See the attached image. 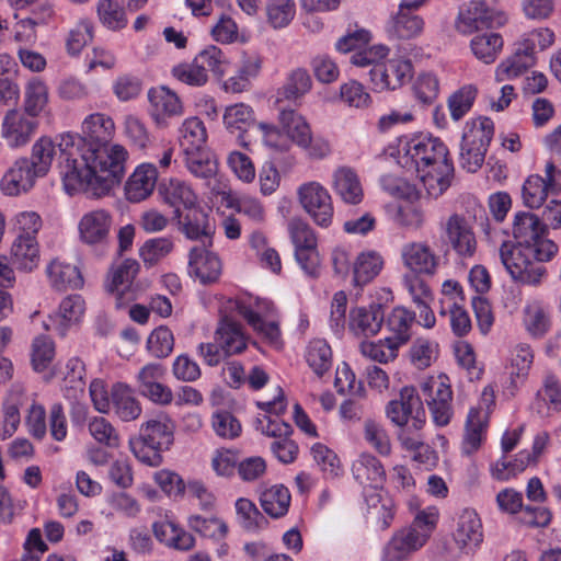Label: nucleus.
<instances>
[{
	"mask_svg": "<svg viewBox=\"0 0 561 561\" xmlns=\"http://www.w3.org/2000/svg\"><path fill=\"white\" fill-rule=\"evenodd\" d=\"M179 218L183 232L190 239L209 238L213 233L208 214L196 205L186 209L185 215L181 214Z\"/></svg>",
	"mask_w": 561,
	"mask_h": 561,
	"instance_id": "a19ab883",
	"label": "nucleus"
},
{
	"mask_svg": "<svg viewBox=\"0 0 561 561\" xmlns=\"http://www.w3.org/2000/svg\"><path fill=\"white\" fill-rule=\"evenodd\" d=\"M534 409L541 415L547 414L550 409L561 410V381L554 374L545 375L542 387L536 393Z\"/></svg>",
	"mask_w": 561,
	"mask_h": 561,
	"instance_id": "4c0bfd02",
	"label": "nucleus"
},
{
	"mask_svg": "<svg viewBox=\"0 0 561 561\" xmlns=\"http://www.w3.org/2000/svg\"><path fill=\"white\" fill-rule=\"evenodd\" d=\"M85 311L84 299L80 295H70L62 299L59 305L58 318L59 323L55 325V331L65 336L68 327L77 323L83 317Z\"/></svg>",
	"mask_w": 561,
	"mask_h": 561,
	"instance_id": "37998d69",
	"label": "nucleus"
},
{
	"mask_svg": "<svg viewBox=\"0 0 561 561\" xmlns=\"http://www.w3.org/2000/svg\"><path fill=\"white\" fill-rule=\"evenodd\" d=\"M478 89L473 84H467L455 91L448 98V108L455 122L460 121L472 107Z\"/></svg>",
	"mask_w": 561,
	"mask_h": 561,
	"instance_id": "bf43d9fd",
	"label": "nucleus"
},
{
	"mask_svg": "<svg viewBox=\"0 0 561 561\" xmlns=\"http://www.w3.org/2000/svg\"><path fill=\"white\" fill-rule=\"evenodd\" d=\"M536 248H520L504 242L500 249V259L513 279L526 285H538L547 270L539 260Z\"/></svg>",
	"mask_w": 561,
	"mask_h": 561,
	"instance_id": "39448f33",
	"label": "nucleus"
},
{
	"mask_svg": "<svg viewBox=\"0 0 561 561\" xmlns=\"http://www.w3.org/2000/svg\"><path fill=\"white\" fill-rule=\"evenodd\" d=\"M400 256L407 274L432 277L439 266V256L423 241H410L400 250Z\"/></svg>",
	"mask_w": 561,
	"mask_h": 561,
	"instance_id": "f8f14e48",
	"label": "nucleus"
},
{
	"mask_svg": "<svg viewBox=\"0 0 561 561\" xmlns=\"http://www.w3.org/2000/svg\"><path fill=\"white\" fill-rule=\"evenodd\" d=\"M513 237L520 248H536L539 260H551L558 252V245L547 239V229L540 218L529 211H519L513 221Z\"/></svg>",
	"mask_w": 561,
	"mask_h": 561,
	"instance_id": "423d86ee",
	"label": "nucleus"
},
{
	"mask_svg": "<svg viewBox=\"0 0 561 561\" xmlns=\"http://www.w3.org/2000/svg\"><path fill=\"white\" fill-rule=\"evenodd\" d=\"M163 201L174 208L178 217H181L180 208L185 210L197 204V196L192 187L184 181L171 179L160 190Z\"/></svg>",
	"mask_w": 561,
	"mask_h": 561,
	"instance_id": "c9c22d12",
	"label": "nucleus"
},
{
	"mask_svg": "<svg viewBox=\"0 0 561 561\" xmlns=\"http://www.w3.org/2000/svg\"><path fill=\"white\" fill-rule=\"evenodd\" d=\"M312 87V79L306 69L297 68L290 71L284 84L276 92V104L282 106L284 101L296 102L307 94Z\"/></svg>",
	"mask_w": 561,
	"mask_h": 561,
	"instance_id": "cd10ccee",
	"label": "nucleus"
},
{
	"mask_svg": "<svg viewBox=\"0 0 561 561\" xmlns=\"http://www.w3.org/2000/svg\"><path fill=\"white\" fill-rule=\"evenodd\" d=\"M185 165L196 178L209 180L217 173V161L207 149L184 152Z\"/></svg>",
	"mask_w": 561,
	"mask_h": 561,
	"instance_id": "3c124183",
	"label": "nucleus"
},
{
	"mask_svg": "<svg viewBox=\"0 0 561 561\" xmlns=\"http://www.w3.org/2000/svg\"><path fill=\"white\" fill-rule=\"evenodd\" d=\"M113 217L105 209L85 213L78 224L79 239L89 247L104 249L110 241Z\"/></svg>",
	"mask_w": 561,
	"mask_h": 561,
	"instance_id": "4468645a",
	"label": "nucleus"
},
{
	"mask_svg": "<svg viewBox=\"0 0 561 561\" xmlns=\"http://www.w3.org/2000/svg\"><path fill=\"white\" fill-rule=\"evenodd\" d=\"M495 2L496 0H472L470 7L459 13L456 28L462 34H471L502 26L506 18L493 8Z\"/></svg>",
	"mask_w": 561,
	"mask_h": 561,
	"instance_id": "1a4fd4ad",
	"label": "nucleus"
},
{
	"mask_svg": "<svg viewBox=\"0 0 561 561\" xmlns=\"http://www.w3.org/2000/svg\"><path fill=\"white\" fill-rule=\"evenodd\" d=\"M494 135L492 119L483 117L463 133L459 163L468 172H477L483 164L485 153Z\"/></svg>",
	"mask_w": 561,
	"mask_h": 561,
	"instance_id": "0eeeda50",
	"label": "nucleus"
},
{
	"mask_svg": "<svg viewBox=\"0 0 561 561\" xmlns=\"http://www.w3.org/2000/svg\"><path fill=\"white\" fill-rule=\"evenodd\" d=\"M427 2L428 0H402L398 11L387 21L388 37L394 41H411L421 36L425 22L416 11Z\"/></svg>",
	"mask_w": 561,
	"mask_h": 561,
	"instance_id": "6e6552de",
	"label": "nucleus"
},
{
	"mask_svg": "<svg viewBox=\"0 0 561 561\" xmlns=\"http://www.w3.org/2000/svg\"><path fill=\"white\" fill-rule=\"evenodd\" d=\"M114 131L108 115L93 113L82 122L80 135H61L59 169L68 194L103 196L122 181L128 152L121 145L110 146Z\"/></svg>",
	"mask_w": 561,
	"mask_h": 561,
	"instance_id": "f257e3e1",
	"label": "nucleus"
},
{
	"mask_svg": "<svg viewBox=\"0 0 561 561\" xmlns=\"http://www.w3.org/2000/svg\"><path fill=\"white\" fill-rule=\"evenodd\" d=\"M207 139L204 123L197 117L185 119L180 129V144L183 152L206 149Z\"/></svg>",
	"mask_w": 561,
	"mask_h": 561,
	"instance_id": "8fccbe9b",
	"label": "nucleus"
},
{
	"mask_svg": "<svg viewBox=\"0 0 561 561\" xmlns=\"http://www.w3.org/2000/svg\"><path fill=\"white\" fill-rule=\"evenodd\" d=\"M306 360L317 376H323L332 366L330 345L321 339L312 340L307 347Z\"/></svg>",
	"mask_w": 561,
	"mask_h": 561,
	"instance_id": "864d4df0",
	"label": "nucleus"
},
{
	"mask_svg": "<svg viewBox=\"0 0 561 561\" xmlns=\"http://www.w3.org/2000/svg\"><path fill=\"white\" fill-rule=\"evenodd\" d=\"M89 433L100 444L110 448H117L121 437L116 428L104 417L94 416L88 424Z\"/></svg>",
	"mask_w": 561,
	"mask_h": 561,
	"instance_id": "0e129e2a",
	"label": "nucleus"
},
{
	"mask_svg": "<svg viewBox=\"0 0 561 561\" xmlns=\"http://www.w3.org/2000/svg\"><path fill=\"white\" fill-rule=\"evenodd\" d=\"M158 171L153 163L139 164L125 184V196L131 203L148 198L157 184Z\"/></svg>",
	"mask_w": 561,
	"mask_h": 561,
	"instance_id": "412c9836",
	"label": "nucleus"
},
{
	"mask_svg": "<svg viewBox=\"0 0 561 561\" xmlns=\"http://www.w3.org/2000/svg\"><path fill=\"white\" fill-rule=\"evenodd\" d=\"M46 274L49 283L56 290H66L68 288L77 289L82 287L83 277L80 270L70 263L54 259L46 267Z\"/></svg>",
	"mask_w": 561,
	"mask_h": 561,
	"instance_id": "a878e982",
	"label": "nucleus"
},
{
	"mask_svg": "<svg viewBox=\"0 0 561 561\" xmlns=\"http://www.w3.org/2000/svg\"><path fill=\"white\" fill-rule=\"evenodd\" d=\"M368 75L376 90H396L411 80L412 64L409 59L392 58L374 65Z\"/></svg>",
	"mask_w": 561,
	"mask_h": 561,
	"instance_id": "ddd939ff",
	"label": "nucleus"
},
{
	"mask_svg": "<svg viewBox=\"0 0 561 561\" xmlns=\"http://www.w3.org/2000/svg\"><path fill=\"white\" fill-rule=\"evenodd\" d=\"M291 495L283 484H275L264 490L260 495L263 511L272 518H279L287 514Z\"/></svg>",
	"mask_w": 561,
	"mask_h": 561,
	"instance_id": "58836bf2",
	"label": "nucleus"
},
{
	"mask_svg": "<svg viewBox=\"0 0 561 561\" xmlns=\"http://www.w3.org/2000/svg\"><path fill=\"white\" fill-rule=\"evenodd\" d=\"M354 478L364 485L382 486L386 481V471L382 463L370 454H363L352 467Z\"/></svg>",
	"mask_w": 561,
	"mask_h": 561,
	"instance_id": "c756f323",
	"label": "nucleus"
},
{
	"mask_svg": "<svg viewBox=\"0 0 561 561\" xmlns=\"http://www.w3.org/2000/svg\"><path fill=\"white\" fill-rule=\"evenodd\" d=\"M299 202L304 209L321 227L332 222L333 206L331 196L325 187L318 182L302 184L298 190Z\"/></svg>",
	"mask_w": 561,
	"mask_h": 561,
	"instance_id": "9b49d317",
	"label": "nucleus"
},
{
	"mask_svg": "<svg viewBox=\"0 0 561 561\" xmlns=\"http://www.w3.org/2000/svg\"><path fill=\"white\" fill-rule=\"evenodd\" d=\"M398 438L402 448L413 453V460L421 463H430L434 460V451L428 445L423 443L420 435L412 434L410 427H402Z\"/></svg>",
	"mask_w": 561,
	"mask_h": 561,
	"instance_id": "680f3d73",
	"label": "nucleus"
},
{
	"mask_svg": "<svg viewBox=\"0 0 561 561\" xmlns=\"http://www.w3.org/2000/svg\"><path fill=\"white\" fill-rule=\"evenodd\" d=\"M85 367L83 362L73 357L67 362L66 375L62 381L65 396L70 400H78L84 394L85 388Z\"/></svg>",
	"mask_w": 561,
	"mask_h": 561,
	"instance_id": "c03bdc74",
	"label": "nucleus"
},
{
	"mask_svg": "<svg viewBox=\"0 0 561 561\" xmlns=\"http://www.w3.org/2000/svg\"><path fill=\"white\" fill-rule=\"evenodd\" d=\"M381 488L374 485L364 488V497L368 510L381 522L382 528H387L393 518L394 504Z\"/></svg>",
	"mask_w": 561,
	"mask_h": 561,
	"instance_id": "ea45409f",
	"label": "nucleus"
},
{
	"mask_svg": "<svg viewBox=\"0 0 561 561\" xmlns=\"http://www.w3.org/2000/svg\"><path fill=\"white\" fill-rule=\"evenodd\" d=\"M237 519L240 526L249 531L256 533L264 529L268 520L249 499L240 497L236 502Z\"/></svg>",
	"mask_w": 561,
	"mask_h": 561,
	"instance_id": "09e8293b",
	"label": "nucleus"
},
{
	"mask_svg": "<svg viewBox=\"0 0 561 561\" xmlns=\"http://www.w3.org/2000/svg\"><path fill=\"white\" fill-rule=\"evenodd\" d=\"M112 403L114 412L123 422H130L141 414L140 402L135 398L131 388L124 383H116L112 388Z\"/></svg>",
	"mask_w": 561,
	"mask_h": 561,
	"instance_id": "72a5a7b5",
	"label": "nucleus"
},
{
	"mask_svg": "<svg viewBox=\"0 0 561 561\" xmlns=\"http://www.w3.org/2000/svg\"><path fill=\"white\" fill-rule=\"evenodd\" d=\"M173 248L174 243L171 238L149 239L139 249V256L146 265H154L169 255Z\"/></svg>",
	"mask_w": 561,
	"mask_h": 561,
	"instance_id": "e2e57ef3",
	"label": "nucleus"
},
{
	"mask_svg": "<svg viewBox=\"0 0 561 561\" xmlns=\"http://www.w3.org/2000/svg\"><path fill=\"white\" fill-rule=\"evenodd\" d=\"M385 322V309L380 304L353 308L350 311L348 329L356 336H375Z\"/></svg>",
	"mask_w": 561,
	"mask_h": 561,
	"instance_id": "6ab92c4d",
	"label": "nucleus"
},
{
	"mask_svg": "<svg viewBox=\"0 0 561 561\" xmlns=\"http://www.w3.org/2000/svg\"><path fill=\"white\" fill-rule=\"evenodd\" d=\"M382 264V257L376 252L359 254L353 267V284L359 287L365 286L379 274Z\"/></svg>",
	"mask_w": 561,
	"mask_h": 561,
	"instance_id": "a18cd8bd",
	"label": "nucleus"
},
{
	"mask_svg": "<svg viewBox=\"0 0 561 561\" xmlns=\"http://www.w3.org/2000/svg\"><path fill=\"white\" fill-rule=\"evenodd\" d=\"M38 122L25 113L12 108L7 112L1 127V134L12 148L25 146L37 129Z\"/></svg>",
	"mask_w": 561,
	"mask_h": 561,
	"instance_id": "f3484780",
	"label": "nucleus"
},
{
	"mask_svg": "<svg viewBox=\"0 0 561 561\" xmlns=\"http://www.w3.org/2000/svg\"><path fill=\"white\" fill-rule=\"evenodd\" d=\"M214 340L219 343L229 356L239 354L247 347L240 323L228 317L219 321Z\"/></svg>",
	"mask_w": 561,
	"mask_h": 561,
	"instance_id": "c85d7f7f",
	"label": "nucleus"
},
{
	"mask_svg": "<svg viewBox=\"0 0 561 561\" xmlns=\"http://www.w3.org/2000/svg\"><path fill=\"white\" fill-rule=\"evenodd\" d=\"M55 156L56 145L54 141L49 137H42L33 145L31 167L37 175L44 176L49 171Z\"/></svg>",
	"mask_w": 561,
	"mask_h": 561,
	"instance_id": "6e6d98bb",
	"label": "nucleus"
},
{
	"mask_svg": "<svg viewBox=\"0 0 561 561\" xmlns=\"http://www.w3.org/2000/svg\"><path fill=\"white\" fill-rule=\"evenodd\" d=\"M399 347L388 336L378 341H363L359 344V351L364 357L380 364L393 360L398 356Z\"/></svg>",
	"mask_w": 561,
	"mask_h": 561,
	"instance_id": "603ef678",
	"label": "nucleus"
},
{
	"mask_svg": "<svg viewBox=\"0 0 561 561\" xmlns=\"http://www.w3.org/2000/svg\"><path fill=\"white\" fill-rule=\"evenodd\" d=\"M174 424L164 414L141 424L139 435L130 438L129 447L142 463L158 467L162 462L161 451L168 449L174 439Z\"/></svg>",
	"mask_w": 561,
	"mask_h": 561,
	"instance_id": "20e7f679",
	"label": "nucleus"
},
{
	"mask_svg": "<svg viewBox=\"0 0 561 561\" xmlns=\"http://www.w3.org/2000/svg\"><path fill=\"white\" fill-rule=\"evenodd\" d=\"M188 527L202 537L211 539H221L228 533L226 523L216 517H205L202 515H191L187 518Z\"/></svg>",
	"mask_w": 561,
	"mask_h": 561,
	"instance_id": "052dcab7",
	"label": "nucleus"
},
{
	"mask_svg": "<svg viewBox=\"0 0 561 561\" xmlns=\"http://www.w3.org/2000/svg\"><path fill=\"white\" fill-rule=\"evenodd\" d=\"M333 188L347 204H359L364 192L357 174L350 168H339L333 174Z\"/></svg>",
	"mask_w": 561,
	"mask_h": 561,
	"instance_id": "2f4dec72",
	"label": "nucleus"
},
{
	"mask_svg": "<svg viewBox=\"0 0 561 561\" xmlns=\"http://www.w3.org/2000/svg\"><path fill=\"white\" fill-rule=\"evenodd\" d=\"M473 55L484 64H492L503 47V39L500 34L484 32L477 34L470 43Z\"/></svg>",
	"mask_w": 561,
	"mask_h": 561,
	"instance_id": "de8ad7c7",
	"label": "nucleus"
},
{
	"mask_svg": "<svg viewBox=\"0 0 561 561\" xmlns=\"http://www.w3.org/2000/svg\"><path fill=\"white\" fill-rule=\"evenodd\" d=\"M486 427V412L481 408H471L467 416L462 439V451L466 455H471L480 448Z\"/></svg>",
	"mask_w": 561,
	"mask_h": 561,
	"instance_id": "bb28decb",
	"label": "nucleus"
},
{
	"mask_svg": "<svg viewBox=\"0 0 561 561\" xmlns=\"http://www.w3.org/2000/svg\"><path fill=\"white\" fill-rule=\"evenodd\" d=\"M438 344L427 339H416L409 351L411 363L419 369L427 368L436 358Z\"/></svg>",
	"mask_w": 561,
	"mask_h": 561,
	"instance_id": "338daca9",
	"label": "nucleus"
},
{
	"mask_svg": "<svg viewBox=\"0 0 561 561\" xmlns=\"http://www.w3.org/2000/svg\"><path fill=\"white\" fill-rule=\"evenodd\" d=\"M174 342L172 331L165 325H160L149 334L146 347L152 357L162 359L173 352Z\"/></svg>",
	"mask_w": 561,
	"mask_h": 561,
	"instance_id": "13d9d810",
	"label": "nucleus"
},
{
	"mask_svg": "<svg viewBox=\"0 0 561 561\" xmlns=\"http://www.w3.org/2000/svg\"><path fill=\"white\" fill-rule=\"evenodd\" d=\"M438 522V511L428 507L420 511L409 527L397 531L390 541L385 546L382 561H403L411 553L422 548Z\"/></svg>",
	"mask_w": 561,
	"mask_h": 561,
	"instance_id": "7ed1b4c3",
	"label": "nucleus"
},
{
	"mask_svg": "<svg viewBox=\"0 0 561 561\" xmlns=\"http://www.w3.org/2000/svg\"><path fill=\"white\" fill-rule=\"evenodd\" d=\"M138 272L139 263L133 259H125L112 268L106 289L115 295L117 308L122 307V299L129 290Z\"/></svg>",
	"mask_w": 561,
	"mask_h": 561,
	"instance_id": "393cba45",
	"label": "nucleus"
},
{
	"mask_svg": "<svg viewBox=\"0 0 561 561\" xmlns=\"http://www.w3.org/2000/svg\"><path fill=\"white\" fill-rule=\"evenodd\" d=\"M267 21L274 28L286 27L296 14L293 0H274L266 7Z\"/></svg>",
	"mask_w": 561,
	"mask_h": 561,
	"instance_id": "69168bd1",
	"label": "nucleus"
},
{
	"mask_svg": "<svg viewBox=\"0 0 561 561\" xmlns=\"http://www.w3.org/2000/svg\"><path fill=\"white\" fill-rule=\"evenodd\" d=\"M172 76L182 83L191 87H203L208 82V73L201 69L198 62H182L172 68Z\"/></svg>",
	"mask_w": 561,
	"mask_h": 561,
	"instance_id": "774afa93",
	"label": "nucleus"
},
{
	"mask_svg": "<svg viewBox=\"0 0 561 561\" xmlns=\"http://www.w3.org/2000/svg\"><path fill=\"white\" fill-rule=\"evenodd\" d=\"M37 173L26 158L19 159L1 180L5 195L15 196L33 187Z\"/></svg>",
	"mask_w": 561,
	"mask_h": 561,
	"instance_id": "5701e85b",
	"label": "nucleus"
},
{
	"mask_svg": "<svg viewBox=\"0 0 561 561\" xmlns=\"http://www.w3.org/2000/svg\"><path fill=\"white\" fill-rule=\"evenodd\" d=\"M456 545L461 550L473 551L483 540L482 524L476 511L465 508L456 519L453 531Z\"/></svg>",
	"mask_w": 561,
	"mask_h": 561,
	"instance_id": "aec40b11",
	"label": "nucleus"
},
{
	"mask_svg": "<svg viewBox=\"0 0 561 561\" xmlns=\"http://www.w3.org/2000/svg\"><path fill=\"white\" fill-rule=\"evenodd\" d=\"M48 99L49 94L47 84L38 78H33L25 87L23 104L24 113L27 116L36 118L46 110Z\"/></svg>",
	"mask_w": 561,
	"mask_h": 561,
	"instance_id": "79ce46f5",
	"label": "nucleus"
},
{
	"mask_svg": "<svg viewBox=\"0 0 561 561\" xmlns=\"http://www.w3.org/2000/svg\"><path fill=\"white\" fill-rule=\"evenodd\" d=\"M422 392L435 424L438 426L447 425L451 417L453 391L450 386L439 377L424 382Z\"/></svg>",
	"mask_w": 561,
	"mask_h": 561,
	"instance_id": "dca6fc26",
	"label": "nucleus"
},
{
	"mask_svg": "<svg viewBox=\"0 0 561 561\" xmlns=\"http://www.w3.org/2000/svg\"><path fill=\"white\" fill-rule=\"evenodd\" d=\"M12 264L20 271L32 272L39 263L37 239L15 237L11 247Z\"/></svg>",
	"mask_w": 561,
	"mask_h": 561,
	"instance_id": "7c9ffc66",
	"label": "nucleus"
},
{
	"mask_svg": "<svg viewBox=\"0 0 561 561\" xmlns=\"http://www.w3.org/2000/svg\"><path fill=\"white\" fill-rule=\"evenodd\" d=\"M148 98L151 115L157 122L182 113L180 99L174 92L164 87L149 90Z\"/></svg>",
	"mask_w": 561,
	"mask_h": 561,
	"instance_id": "f704fd0d",
	"label": "nucleus"
},
{
	"mask_svg": "<svg viewBox=\"0 0 561 561\" xmlns=\"http://www.w3.org/2000/svg\"><path fill=\"white\" fill-rule=\"evenodd\" d=\"M400 163L424 182L428 190L443 193L454 176V164L446 145L437 137L417 135L401 148Z\"/></svg>",
	"mask_w": 561,
	"mask_h": 561,
	"instance_id": "f03ea898",
	"label": "nucleus"
},
{
	"mask_svg": "<svg viewBox=\"0 0 561 561\" xmlns=\"http://www.w3.org/2000/svg\"><path fill=\"white\" fill-rule=\"evenodd\" d=\"M415 321V312L409 311L404 307H396L391 310L385 324L391 333L390 337L398 346H402L411 339V328Z\"/></svg>",
	"mask_w": 561,
	"mask_h": 561,
	"instance_id": "473e14b6",
	"label": "nucleus"
},
{
	"mask_svg": "<svg viewBox=\"0 0 561 561\" xmlns=\"http://www.w3.org/2000/svg\"><path fill=\"white\" fill-rule=\"evenodd\" d=\"M194 59L201 66V69L208 73L213 72L218 79H222L229 66L227 55L217 46L209 45L201 50Z\"/></svg>",
	"mask_w": 561,
	"mask_h": 561,
	"instance_id": "5fc2aeb1",
	"label": "nucleus"
},
{
	"mask_svg": "<svg viewBox=\"0 0 561 561\" xmlns=\"http://www.w3.org/2000/svg\"><path fill=\"white\" fill-rule=\"evenodd\" d=\"M188 272L202 284H211L217 282L221 274V262L205 247H194L190 251Z\"/></svg>",
	"mask_w": 561,
	"mask_h": 561,
	"instance_id": "4be33fe9",
	"label": "nucleus"
},
{
	"mask_svg": "<svg viewBox=\"0 0 561 561\" xmlns=\"http://www.w3.org/2000/svg\"><path fill=\"white\" fill-rule=\"evenodd\" d=\"M386 414L394 425L401 428L407 426L411 416L413 419V427L416 431L420 430L424 423L425 414L415 388L403 387L399 399L391 400L387 404Z\"/></svg>",
	"mask_w": 561,
	"mask_h": 561,
	"instance_id": "9d476101",
	"label": "nucleus"
},
{
	"mask_svg": "<svg viewBox=\"0 0 561 561\" xmlns=\"http://www.w3.org/2000/svg\"><path fill=\"white\" fill-rule=\"evenodd\" d=\"M535 62L536 56L526 50L519 42L515 53L497 66L495 78L499 82L516 78L533 67Z\"/></svg>",
	"mask_w": 561,
	"mask_h": 561,
	"instance_id": "e433bc0d",
	"label": "nucleus"
},
{
	"mask_svg": "<svg viewBox=\"0 0 561 561\" xmlns=\"http://www.w3.org/2000/svg\"><path fill=\"white\" fill-rule=\"evenodd\" d=\"M547 180L538 174L529 175L523 185V201L529 208H538L548 196V190L561 188V161L546 164Z\"/></svg>",
	"mask_w": 561,
	"mask_h": 561,
	"instance_id": "2eb2a0df",
	"label": "nucleus"
},
{
	"mask_svg": "<svg viewBox=\"0 0 561 561\" xmlns=\"http://www.w3.org/2000/svg\"><path fill=\"white\" fill-rule=\"evenodd\" d=\"M278 122L284 133L299 147H309L312 140V133L305 117L294 108L278 106Z\"/></svg>",
	"mask_w": 561,
	"mask_h": 561,
	"instance_id": "b1692460",
	"label": "nucleus"
},
{
	"mask_svg": "<svg viewBox=\"0 0 561 561\" xmlns=\"http://www.w3.org/2000/svg\"><path fill=\"white\" fill-rule=\"evenodd\" d=\"M241 316L259 333H261L272 345L282 346V334L278 323L275 321L266 322L262 317L249 307L240 309Z\"/></svg>",
	"mask_w": 561,
	"mask_h": 561,
	"instance_id": "4d7b16f0",
	"label": "nucleus"
},
{
	"mask_svg": "<svg viewBox=\"0 0 561 561\" xmlns=\"http://www.w3.org/2000/svg\"><path fill=\"white\" fill-rule=\"evenodd\" d=\"M96 15L100 23L113 32L121 31L128 24L126 11L117 0H99Z\"/></svg>",
	"mask_w": 561,
	"mask_h": 561,
	"instance_id": "49530a36",
	"label": "nucleus"
},
{
	"mask_svg": "<svg viewBox=\"0 0 561 561\" xmlns=\"http://www.w3.org/2000/svg\"><path fill=\"white\" fill-rule=\"evenodd\" d=\"M444 231L448 243L460 256H472L477 249V240L469 220L459 214L451 215Z\"/></svg>",
	"mask_w": 561,
	"mask_h": 561,
	"instance_id": "a211bd4d",
	"label": "nucleus"
}]
</instances>
